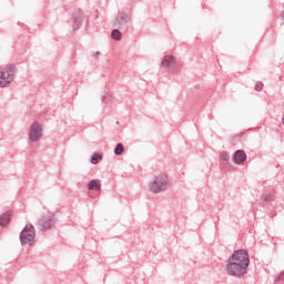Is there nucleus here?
I'll return each instance as SVG.
<instances>
[{
  "mask_svg": "<svg viewBox=\"0 0 284 284\" xmlns=\"http://www.w3.org/2000/svg\"><path fill=\"white\" fill-rule=\"evenodd\" d=\"M247 267H250V254L241 248L234 251L232 256L229 257L225 271L230 276L242 277L247 274Z\"/></svg>",
  "mask_w": 284,
  "mask_h": 284,
  "instance_id": "obj_1",
  "label": "nucleus"
},
{
  "mask_svg": "<svg viewBox=\"0 0 284 284\" xmlns=\"http://www.w3.org/2000/svg\"><path fill=\"white\" fill-rule=\"evenodd\" d=\"M172 185V182L170 181V176L164 173H160L158 175H154L153 179L149 182V191L153 194H160Z\"/></svg>",
  "mask_w": 284,
  "mask_h": 284,
  "instance_id": "obj_2",
  "label": "nucleus"
},
{
  "mask_svg": "<svg viewBox=\"0 0 284 284\" xmlns=\"http://www.w3.org/2000/svg\"><path fill=\"white\" fill-rule=\"evenodd\" d=\"M16 67L13 64H7L0 70V88H7L14 81Z\"/></svg>",
  "mask_w": 284,
  "mask_h": 284,
  "instance_id": "obj_3",
  "label": "nucleus"
},
{
  "mask_svg": "<svg viewBox=\"0 0 284 284\" xmlns=\"http://www.w3.org/2000/svg\"><path fill=\"white\" fill-rule=\"evenodd\" d=\"M36 227L33 224H27L20 233V243L21 245L33 246L36 243Z\"/></svg>",
  "mask_w": 284,
  "mask_h": 284,
  "instance_id": "obj_4",
  "label": "nucleus"
},
{
  "mask_svg": "<svg viewBox=\"0 0 284 284\" xmlns=\"http://www.w3.org/2000/svg\"><path fill=\"white\" fill-rule=\"evenodd\" d=\"M43 138V125L36 121L31 124L29 131V140L31 142H39Z\"/></svg>",
  "mask_w": 284,
  "mask_h": 284,
  "instance_id": "obj_5",
  "label": "nucleus"
},
{
  "mask_svg": "<svg viewBox=\"0 0 284 284\" xmlns=\"http://www.w3.org/2000/svg\"><path fill=\"white\" fill-rule=\"evenodd\" d=\"M55 223H57V220L53 213H48L47 215H41V217H39L38 227L41 231L51 230L52 227H54Z\"/></svg>",
  "mask_w": 284,
  "mask_h": 284,
  "instance_id": "obj_6",
  "label": "nucleus"
},
{
  "mask_svg": "<svg viewBox=\"0 0 284 284\" xmlns=\"http://www.w3.org/2000/svg\"><path fill=\"white\" fill-rule=\"evenodd\" d=\"M247 160V154L243 150H236L233 155V162L237 165H243Z\"/></svg>",
  "mask_w": 284,
  "mask_h": 284,
  "instance_id": "obj_7",
  "label": "nucleus"
},
{
  "mask_svg": "<svg viewBox=\"0 0 284 284\" xmlns=\"http://www.w3.org/2000/svg\"><path fill=\"white\" fill-rule=\"evenodd\" d=\"M82 19H83V12L81 10L75 11L72 18V28L74 31L81 28Z\"/></svg>",
  "mask_w": 284,
  "mask_h": 284,
  "instance_id": "obj_8",
  "label": "nucleus"
},
{
  "mask_svg": "<svg viewBox=\"0 0 284 284\" xmlns=\"http://www.w3.org/2000/svg\"><path fill=\"white\" fill-rule=\"evenodd\" d=\"M176 65V58L174 55L166 54L162 59V68L171 69L172 67Z\"/></svg>",
  "mask_w": 284,
  "mask_h": 284,
  "instance_id": "obj_9",
  "label": "nucleus"
},
{
  "mask_svg": "<svg viewBox=\"0 0 284 284\" xmlns=\"http://www.w3.org/2000/svg\"><path fill=\"white\" fill-rule=\"evenodd\" d=\"M131 21V17L126 12H120L114 21L115 26H124Z\"/></svg>",
  "mask_w": 284,
  "mask_h": 284,
  "instance_id": "obj_10",
  "label": "nucleus"
},
{
  "mask_svg": "<svg viewBox=\"0 0 284 284\" xmlns=\"http://www.w3.org/2000/svg\"><path fill=\"white\" fill-rule=\"evenodd\" d=\"M102 187L101 180L93 179L88 183L89 191H100Z\"/></svg>",
  "mask_w": 284,
  "mask_h": 284,
  "instance_id": "obj_11",
  "label": "nucleus"
},
{
  "mask_svg": "<svg viewBox=\"0 0 284 284\" xmlns=\"http://www.w3.org/2000/svg\"><path fill=\"white\" fill-rule=\"evenodd\" d=\"M11 220V213H2L0 215V226H6L10 223Z\"/></svg>",
  "mask_w": 284,
  "mask_h": 284,
  "instance_id": "obj_12",
  "label": "nucleus"
},
{
  "mask_svg": "<svg viewBox=\"0 0 284 284\" xmlns=\"http://www.w3.org/2000/svg\"><path fill=\"white\" fill-rule=\"evenodd\" d=\"M111 37L115 41H121L122 40V32L120 30H118V29H114L111 32Z\"/></svg>",
  "mask_w": 284,
  "mask_h": 284,
  "instance_id": "obj_13",
  "label": "nucleus"
},
{
  "mask_svg": "<svg viewBox=\"0 0 284 284\" xmlns=\"http://www.w3.org/2000/svg\"><path fill=\"white\" fill-rule=\"evenodd\" d=\"M124 153V144L123 143H118L115 149H114V154L116 156H121Z\"/></svg>",
  "mask_w": 284,
  "mask_h": 284,
  "instance_id": "obj_14",
  "label": "nucleus"
},
{
  "mask_svg": "<svg viewBox=\"0 0 284 284\" xmlns=\"http://www.w3.org/2000/svg\"><path fill=\"white\" fill-rule=\"evenodd\" d=\"M101 160H102V155L99 154V153H94V154L91 156V163H92V164H99Z\"/></svg>",
  "mask_w": 284,
  "mask_h": 284,
  "instance_id": "obj_15",
  "label": "nucleus"
},
{
  "mask_svg": "<svg viewBox=\"0 0 284 284\" xmlns=\"http://www.w3.org/2000/svg\"><path fill=\"white\" fill-rule=\"evenodd\" d=\"M262 201L265 202H273L275 199V195H272V193H264V195L261 196Z\"/></svg>",
  "mask_w": 284,
  "mask_h": 284,
  "instance_id": "obj_16",
  "label": "nucleus"
},
{
  "mask_svg": "<svg viewBox=\"0 0 284 284\" xmlns=\"http://www.w3.org/2000/svg\"><path fill=\"white\" fill-rule=\"evenodd\" d=\"M220 159L222 161H230V153L227 151H223L221 154H220Z\"/></svg>",
  "mask_w": 284,
  "mask_h": 284,
  "instance_id": "obj_17",
  "label": "nucleus"
},
{
  "mask_svg": "<svg viewBox=\"0 0 284 284\" xmlns=\"http://www.w3.org/2000/svg\"><path fill=\"white\" fill-rule=\"evenodd\" d=\"M263 90V83L262 82H256V84H255V91H257V92H261Z\"/></svg>",
  "mask_w": 284,
  "mask_h": 284,
  "instance_id": "obj_18",
  "label": "nucleus"
},
{
  "mask_svg": "<svg viewBox=\"0 0 284 284\" xmlns=\"http://www.w3.org/2000/svg\"><path fill=\"white\" fill-rule=\"evenodd\" d=\"M277 281H284V273H280V275L277 276Z\"/></svg>",
  "mask_w": 284,
  "mask_h": 284,
  "instance_id": "obj_19",
  "label": "nucleus"
},
{
  "mask_svg": "<svg viewBox=\"0 0 284 284\" xmlns=\"http://www.w3.org/2000/svg\"><path fill=\"white\" fill-rule=\"evenodd\" d=\"M99 57H100V52L93 53V58H94V59H99Z\"/></svg>",
  "mask_w": 284,
  "mask_h": 284,
  "instance_id": "obj_20",
  "label": "nucleus"
},
{
  "mask_svg": "<svg viewBox=\"0 0 284 284\" xmlns=\"http://www.w3.org/2000/svg\"><path fill=\"white\" fill-rule=\"evenodd\" d=\"M282 20L284 21V10H283V13H282Z\"/></svg>",
  "mask_w": 284,
  "mask_h": 284,
  "instance_id": "obj_21",
  "label": "nucleus"
},
{
  "mask_svg": "<svg viewBox=\"0 0 284 284\" xmlns=\"http://www.w3.org/2000/svg\"><path fill=\"white\" fill-rule=\"evenodd\" d=\"M282 123L284 124V114H283Z\"/></svg>",
  "mask_w": 284,
  "mask_h": 284,
  "instance_id": "obj_22",
  "label": "nucleus"
}]
</instances>
